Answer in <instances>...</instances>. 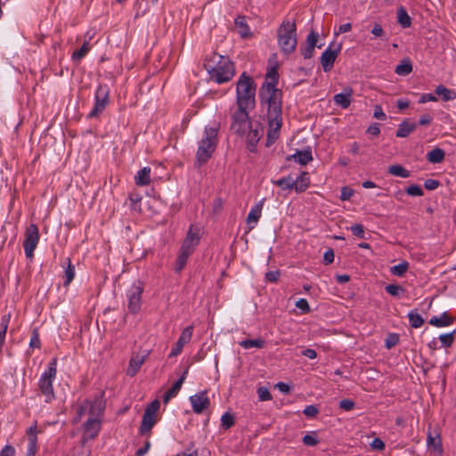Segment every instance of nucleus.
Returning <instances> with one entry per match:
<instances>
[{"mask_svg": "<svg viewBox=\"0 0 456 456\" xmlns=\"http://www.w3.org/2000/svg\"><path fill=\"white\" fill-rule=\"evenodd\" d=\"M67 266L65 267L64 271V282L63 285L65 287H68L71 281H73L75 277V266L71 264V261L69 258H67Z\"/></svg>", "mask_w": 456, "mask_h": 456, "instance_id": "38", "label": "nucleus"}, {"mask_svg": "<svg viewBox=\"0 0 456 456\" xmlns=\"http://www.w3.org/2000/svg\"><path fill=\"white\" fill-rule=\"evenodd\" d=\"M318 37H319V35L314 32V30L310 31V33L307 35V37H306V45H311V46H314V47H322V45H317V41H318Z\"/></svg>", "mask_w": 456, "mask_h": 456, "instance_id": "52", "label": "nucleus"}, {"mask_svg": "<svg viewBox=\"0 0 456 456\" xmlns=\"http://www.w3.org/2000/svg\"><path fill=\"white\" fill-rule=\"evenodd\" d=\"M219 125L207 126L204 129V134L199 142L196 152V162L198 167L207 163L216 151L217 145V135Z\"/></svg>", "mask_w": 456, "mask_h": 456, "instance_id": "3", "label": "nucleus"}, {"mask_svg": "<svg viewBox=\"0 0 456 456\" xmlns=\"http://www.w3.org/2000/svg\"><path fill=\"white\" fill-rule=\"evenodd\" d=\"M280 272L278 270L269 271L265 273V280L270 282H276L280 277Z\"/></svg>", "mask_w": 456, "mask_h": 456, "instance_id": "58", "label": "nucleus"}, {"mask_svg": "<svg viewBox=\"0 0 456 456\" xmlns=\"http://www.w3.org/2000/svg\"><path fill=\"white\" fill-rule=\"evenodd\" d=\"M412 71V65L409 60H403L396 66L395 72L400 76H407Z\"/></svg>", "mask_w": 456, "mask_h": 456, "instance_id": "40", "label": "nucleus"}, {"mask_svg": "<svg viewBox=\"0 0 456 456\" xmlns=\"http://www.w3.org/2000/svg\"><path fill=\"white\" fill-rule=\"evenodd\" d=\"M39 231L35 224H30L25 231L23 248L25 255L28 258L31 259L34 256V251L39 242Z\"/></svg>", "mask_w": 456, "mask_h": 456, "instance_id": "11", "label": "nucleus"}, {"mask_svg": "<svg viewBox=\"0 0 456 456\" xmlns=\"http://www.w3.org/2000/svg\"><path fill=\"white\" fill-rule=\"evenodd\" d=\"M192 332H193L192 325L187 326L186 328H184L178 340L173 346V348L168 355L169 357H175L182 353L184 345H186L187 343H189L191 341V337H192Z\"/></svg>", "mask_w": 456, "mask_h": 456, "instance_id": "14", "label": "nucleus"}, {"mask_svg": "<svg viewBox=\"0 0 456 456\" xmlns=\"http://www.w3.org/2000/svg\"><path fill=\"white\" fill-rule=\"evenodd\" d=\"M267 117H268V132L267 144H272L279 136L281 126V92L273 89L272 85L265 87Z\"/></svg>", "mask_w": 456, "mask_h": 456, "instance_id": "1", "label": "nucleus"}, {"mask_svg": "<svg viewBox=\"0 0 456 456\" xmlns=\"http://www.w3.org/2000/svg\"><path fill=\"white\" fill-rule=\"evenodd\" d=\"M287 159H294L300 165L305 166L313 160V155L311 150L297 151L295 154L289 156Z\"/></svg>", "mask_w": 456, "mask_h": 456, "instance_id": "26", "label": "nucleus"}, {"mask_svg": "<svg viewBox=\"0 0 456 456\" xmlns=\"http://www.w3.org/2000/svg\"><path fill=\"white\" fill-rule=\"evenodd\" d=\"M353 90L350 88L346 89L343 93H339L334 95V102L343 109H346L351 104Z\"/></svg>", "mask_w": 456, "mask_h": 456, "instance_id": "24", "label": "nucleus"}, {"mask_svg": "<svg viewBox=\"0 0 456 456\" xmlns=\"http://www.w3.org/2000/svg\"><path fill=\"white\" fill-rule=\"evenodd\" d=\"M302 442L306 446H315L319 444V440L315 436L314 433L304 436Z\"/></svg>", "mask_w": 456, "mask_h": 456, "instance_id": "47", "label": "nucleus"}, {"mask_svg": "<svg viewBox=\"0 0 456 456\" xmlns=\"http://www.w3.org/2000/svg\"><path fill=\"white\" fill-rule=\"evenodd\" d=\"M387 172L394 176L402 178H407L410 176V172L401 165L390 166Z\"/></svg>", "mask_w": 456, "mask_h": 456, "instance_id": "39", "label": "nucleus"}, {"mask_svg": "<svg viewBox=\"0 0 456 456\" xmlns=\"http://www.w3.org/2000/svg\"><path fill=\"white\" fill-rule=\"evenodd\" d=\"M159 407L160 403L158 400H154L146 407L139 428L140 435L149 436L151 434L152 428L158 421L157 412Z\"/></svg>", "mask_w": 456, "mask_h": 456, "instance_id": "9", "label": "nucleus"}, {"mask_svg": "<svg viewBox=\"0 0 456 456\" xmlns=\"http://www.w3.org/2000/svg\"><path fill=\"white\" fill-rule=\"evenodd\" d=\"M102 426V419L96 418H88L86 422L84 424V434H83V443H86L89 439H94L100 430Z\"/></svg>", "mask_w": 456, "mask_h": 456, "instance_id": "15", "label": "nucleus"}, {"mask_svg": "<svg viewBox=\"0 0 456 456\" xmlns=\"http://www.w3.org/2000/svg\"><path fill=\"white\" fill-rule=\"evenodd\" d=\"M201 238L200 229L197 226L191 225L185 239L183 240L180 248L193 253L200 244Z\"/></svg>", "mask_w": 456, "mask_h": 456, "instance_id": "13", "label": "nucleus"}, {"mask_svg": "<svg viewBox=\"0 0 456 456\" xmlns=\"http://www.w3.org/2000/svg\"><path fill=\"white\" fill-rule=\"evenodd\" d=\"M273 183L281 187L282 190H291L294 188L293 179L290 176L282 177L278 180H273Z\"/></svg>", "mask_w": 456, "mask_h": 456, "instance_id": "43", "label": "nucleus"}, {"mask_svg": "<svg viewBox=\"0 0 456 456\" xmlns=\"http://www.w3.org/2000/svg\"><path fill=\"white\" fill-rule=\"evenodd\" d=\"M406 192L410 196L420 197L424 194L422 188L419 185L412 184L406 189Z\"/></svg>", "mask_w": 456, "mask_h": 456, "instance_id": "51", "label": "nucleus"}, {"mask_svg": "<svg viewBox=\"0 0 456 456\" xmlns=\"http://www.w3.org/2000/svg\"><path fill=\"white\" fill-rule=\"evenodd\" d=\"M256 392L260 401L264 402L272 400V395L267 387H260L257 388Z\"/></svg>", "mask_w": 456, "mask_h": 456, "instance_id": "48", "label": "nucleus"}, {"mask_svg": "<svg viewBox=\"0 0 456 456\" xmlns=\"http://www.w3.org/2000/svg\"><path fill=\"white\" fill-rule=\"evenodd\" d=\"M440 183L435 179H427L424 183V187L427 190L433 191L436 190L439 186Z\"/></svg>", "mask_w": 456, "mask_h": 456, "instance_id": "60", "label": "nucleus"}, {"mask_svg": "<svg viewBox=\"0 0 456 456\" xmlns=\"http://www.w3.org/2000/svg\"><path fill=\"white\" fill-rule=\"evenodd\" d=\"M385 289L393 297H400L404 293V289L397 284H388L386 286Z\"/></svg>", "mask_w": 456, "mask_h": 456, "instance_id": "45", "label": "nucleus"}, {"mask_svg": "<svg viewBox=\"0 0 456 456\" xmlns=\"http://www.w3.org/2000/svg\"><path fill=\"white\" fill-rule=\"evenodd\" d=\"M416 128L417 125L415 123H410L407 119H405L398 126L395 135L400 138H405Z\"/></svg>", "mask_w": 456, "mask_h": 456, "instance_id": "30", "label": "nucleus"}, {"mask_svg": "<svg viewBox=\"0 0 456 456\" xmlns=\"http://www.w3.org/2000/svg\"><path fill=\"white\" fill-rule=\"evenodd\" d=\"M334 262V251L331 248H329L325 251L323 255V263L325 265H330Z\"/></svg>", "mask_w": 456, "mask_h": 456, "instance_id": "64", "label": "nucleus"}, {"mask_svg": "<svg viewBox=\"0 0 456 456\" xmlns=\"http://www.w3.org/2000/svg\"><path fill=\"white\" fill-rule=\"evenodd\" d=\"M256 86L253 78L243 72L236 83V105L239 108L254 109Z\"/></svg>", "mask_w": 456, "mask_h": 456, "instance_id": "4", "label": "nucleus"}, {"mask_svg": "<svg viewBox=\"0 0 456 456\" xmlns=\"http://www.w3.org/2000/svg\"><path fill=\"white\" fill-rule=\"evenodd\" d=\"M234 425V417L230 412H225L221 417V426L224 429H229Z\"/></svg>", "mask_w": 456, "mask_h": 456, "instance_id": "46", "label": "nucleus"}, {"mask_svg": "<svg viewBox=\"0 0 456 456\" xmlns=\"http://www.w3.org/2000/svg\"><path fill=\"white\" fill-rule=\"evenodd\" d=\"M192 410L195 413L200 414L209 407L210 402L206 391L200 392L190 397Z\"/></svg>", "mask_w": 456, "mask_h": 456, "instance_id": "16", "label": "nucleus"}, {"mask_svg": "<svg viewBox=\"0 0 456 456\" xmlns=\"http://www.w3.org/2000/svg\"><path fill=\"white\" fill-rule=\"evenodd\" d=\"M28 452L27 456H35L37 450V426H32L28 430Z\"/></svg>", "mask_w": 456, "mask_h": 456, "instance_id": "21", "label": "nucleus"}, {"mask_svg": "<svg viewBox=\"0 0 456 456\" xmlns=\"http://www.w3.org/2000/svg\"><path fill=\"white\" fill-rule=\"evenodd\" d=\"M250 108H239L232 115L231 131L238 135H244L252 124L248 110Z\"/></svg>", "mask_w": 456, "mask_h": 456, "instance_id": "8", "label": "nucleus"}, {"mask_svg": "<svg viewBox=\"0 0 456 456\" xmlns=\"http://www.w3.org/2000/svg\"><path fill=\"white\" fill-rule=\"evenodd\" d=\"M262 134L263 130L257 125L254 126L251 124L250 128H248L246 134L243 136L246 137L248 143L254 147L260 140Z\"/></svg>", "mask_w": 456, "mask_h": 456, "instance_id": "22", "label": "nucleus"}, {"mask_svg": "<svg viewBox=\"0 0 456 456\" xmlns=\"http://www.w3.org/2000/svg\"><path fill=\"white\" fill-rule=\"evenodd\" d=\"M314 46L306 45L305 47L301 48V54L305 59H310L314 55Z\"/></svg>", "mask_w": 456, "mask_h": 456, "instance_id": "56", "label": "nucleus"}, {"mask_svg": "<svg viewBox=\"0 0 456 456\" xmlns=\"http://www.w3.org/2000/svg\"><path fill=\"white\" fill-rule=\"evenodd\" d=\"M370 447L375 451H382L385 448V443L380 438H375L372 440Z\"/></svg>", "mask_w": 456, "mask_h": 456, "instance_id": "61", "label": "nucleus"}, {"mask_svg": "<svg viewBox=\"0 0 456 456\" xmlns=\"http://www.w3.org/2000/svg\"><path fill=\"white\" fill-rule=\"evenodd\" d=\"M296 306L300 309L303 313H309L310 306L306 299L300 298L296 302Z\"/></svg>", "mask_w": 456, "mask_h": 456, "instance_id": "54", "label": "nucleus"}, {"mask_svg": "<svg viewBox=\"0 0 456 456\" xmlns=\"http://www.w3.org/2000/svg\"><path fill=\"white\" fill-rule=\"evenodd\" d=\"M353 195H354V190H352L349 187L345 186L341 189L340 200L343 201L349 200Z\"/></svg>", "mask_w": 456, "mask_h": 456, "instance_id": "55", "label": "nucleus"}, {"mask_svg": "<svg viewBox=\"0 0 456 456\" xmlns=\"http://www.w3.org/2000/svg\"><path fill=\"white\" fill-rule=\"evenodd\" d=\"M435 93L436 94L440 96L442 100L444 102L453 101L456 99V92L452 89L446 88L442 85L436 86Z\"/></svg>", "mask_w": 456, "mask_h": 456, "instance_id": "33", "label": "nucleus"}, {"mask_svg": "<svg viewBox=\"0 0 456 456\" xmlns=\"http://www.w3.org/2000/svg\"><path fill=\"white\" fill-rule=\"evenodd\" d=\"M397 20L398 23L404 28H409L411 25V19L403 7H401L397 10Z\"/></svg>", "mask_w": 456, "mask_h": 456, "instance_id": "37", "label": "nucleus"}, {"mask_svg": "<svg viewBox=\"0 0 456 456\" xmlns=\"http://www.w3.org/2000/svg\"><path fill=\"white\" fill-rule=\"evenodd\" d=\"M453 322V318L447 313H443L440 316H433L429 320V324L435 327H447Z\"/></svg>", "mask_w": 456, "mask_h": 456, "instance_id": "28", "label": "nucleus"}, {"mask_svg": "<svg viewBox=\"0 0 456 456\" xmlns=\"http://www.w3.org/2000/svg\"><path fill=\"white\" fill-rule=\"evenodd\" d=\"M234 27L241 37L247 38L252 36L250 28L248 25L244 16H239L235 19Z\"/></svg>", "mask_w": 456, "mask_h": 456, "instance_id": "23", "label": "nucleus"}, {"mask_svg": "<svg viewBox=\"0 0 456 456\" xmlns=\"http://www.w3.org/2000/svg\"><path fill=\"white\" fill-rule=\"evenodd\" d=\"M351 231H352L353 234L358 238L364 237V229L362 224H355V225L352 226Z\"/></svg>", "mask_w": 456, "mask_h": 456, "instance_id": "63", "label": "nucleus"}, {"mask_svg": "<svg viewBox=\"0 0 456 456\" xmlns=\"http://www.w3.org/2000/svg\"><path fill=\"white\" fill-rule=\"evenodd\" d=\"M408 268H409V263L406 261H403L396 265L392 266L390 268V273L393 275L401 277L407 272Z\"/></svg>", "mask_w": 456, "mask_h": 456, "instance_id": "44", "label": "nucleus"}, {"mask_svg": "<svg viewBox=\"0 0 456 456\" xmlns=\"http://www.w3.org/2000/svg\"><path fill=\"white\" fill-rule=\"evenodd\" d=\"M319 412L318 408L315 405H307L303 413L308 417V418H314L315 417Z\"/></svg>", "mask_w": 456, "mask_h": 456, "instance_id": "53", "label": "nucleus"}, {"mask_svg": "<svg viewBox=\"0 0 456 456\" xmlns=\"http://www.w3.org/2000/svg\"><path fill=\"white\" fill-rule=\"evenodd\" d=\"M277 42L281 52L285 55H289L296 51L297 25L296 22L289 20H284L277 29Z\"/></svg>", "mask_w": 456, "mask_h": 456, "instance_id": "5", "label": "nucleus"}, {"mask_svg": "<svg viewBox=\"0 0 456 456\" xmlns=\"http://www.w3.org/2000/svg\"><path fill=\"white\" fill-rule=\"evenodd\" d=\"M204 67L209 74L211 80L217 84L230 81L235 75L233 62L226 56L214 53L207 59Z\"/></svg>", "mask_w": 456, "mask_h": 456, "instance_id": "2", "label": "nucleus"}, {"mask_svg": "<svg viewBox=\"0 0 456 456\" xmlns=\"http://www.w3.org/2000/svg\"><path fill=\"white\" fill-rule=\"evenodd\" d=\"M293 183L294 189L297 192L305 191L310 184L308 173L302 172L296 180H293Z\"/></svg>", "mask_w": 456, "mask_h": 456, "instance_id": "29", "label": "nucleus"}, {"mask_svg": "<svg viewBox=\"0 0 456 456\" xmlns=\"http://www.w3.org/2000/svg\"><path fill=\"white\" fill-rule=\"evenodd\" d=\"M445 157L444 150L440 148H435L428 152L427 159L428 162L433 164L441 163Z\"/></svg>", "mask_w": 456, "mask_h": 456, "instance_id": "34", "label": "nucleus"}, {"mask_svg": "<svg viewBox=\"0 0 456 456\" xmlns=\"http://www.w3.org/2000/svg\"><path fill=\"white\" fill-rule=\"evenodd\" d=\"M427 445L429 450H432L433 452L438 453L439 455L443 454L444 450L439 433H436V435L433 436L431 432H428L427 437Z\"/></svg>", "mask_w": 456, "mask_h": 456, "instance_id": "19", "label": "nucleus"}, {"mask_svg": "<svg viewBox=\"0 0 456 456\" xmlns=\"http://www.w3.org/2000/svg\"><path fill=\"white\" fill-rule=\"evenodd\" d=\"M41 342L39 338V333L37 329H34L31 334L30 341H29V347L31 348H40Z\"/></svg>", "mask_w": 456, "mask_h": 456, "instance_id": "50", "label": "nucleus"}, {"mask_svg": "<svg viewBox=\"0 0 456 456\" xmlns=\"http://www.w3.org/2000/svg\"><path fill=\"white\" fill-rule=\"evenodd\" d=\"M454 332L445 333L439 336V340L444 347H450L453 342Z\"/></svg>", "mask_w": 456, "mask_h": 456, "instance_id": "49", "label": "nucleus"}, {"mask_svg": "<svg viewBox=\"0 0 456 456\" xmlns=\"http://www.w3.org/2000/svg\"><path fill=\"white\" fill-rule=\"evenodd\" d=\"M16 452L13 446L6 444L1 451L0 456H15Z\"/></svg>", "mask_w": 456, "mask_h": 456, "instance_id": "57", "label": "nucleus"}, {"mask_svg": "<svg viewBox=\"0 0 456 456\" xmlns=\"http://www.w3.org/2000/svg\"><path fill=\"white\" fill-rule=\"evenodd\" d=\"M142 292L143 284L141 281H135L126 291L127 307L130 313L134 314L140 311Z\"/></svg>", "mask_w": 456, "mask_h": 456, "instance_id": "12", "label": "nucleus"}, {"mask_svg": "<svg viewBox=\"0 0 456 456\" xmlns=\"http://www.w3.org/2000/svg\"><path fill=\"white\" fill-rule=\"evenodd\" d=\"M105 409V402L102 400V395L94 397L92 400H85L77 408L78 419L83 415L88 414L89 418H96L102 419Z\"/></svg>", "mask_w": 456, "mask_h": 456, "instance_id": "7", "label": "nucleus"}, {"mask_svg": "<svg viewBox=\"0 0 456 456\" xmlns=\"http://www.w3.org/2000/svg\"><path fill=\"white\" fill-rule=\"evenodd\" d=\"M187 250L179 249L178 256L175 264V271L180 273L186 265L188 258L192 255Z\"/></svg>", "mask_w": 456, "mask_h": 456, "instance_id": "31", "label": "nucleus"}, {"mask_svg": "<svg viewBox=\"0 0 456 456\" xmlns=\"http://www.w3.org/2000/svg\"><path fill=\"white\" fill-rule=\"evenodd\" d=\"M408 319L410 322V325L415 329L421 327L424 323V319L422 318V316L414 311H411L408 314Z\"/></svg>", "mask_w": 456, "mask_h": 456, "instance_id": "41", "label": "nucleus"}, {"mask_svg": "<svg viewBox=\"0 0 456 456\" xmlns=\"http://www.w3.org/2000/svg\"><path fill=\"white\" fill-rule=\"evenodd\" d=\"M339 407L345 411H351L354 407V403L352 400L344 399L339 402Z\"/></svg>", "mask_w": 456, "mask_h": 456, "instance_id": "62", "label": "nucleus"}, {"mask_svg": "<svg viewBox=\"0 0 456 456\" xmlns=\"http://www.w3.org/2000/svg\"><path fill=\"white\" fill-rule=\"evenodd\" d=\"M145 362L144 356H134L129 361V365L126 370V374L130 377H134L138 370L141 369L142 365Z\"/></svg>", "mask_w": 456, "mask_h": 456, "instance_id": "27", "label": "nucleus"}, {"mask_svg": "<svg viewBox=\"0 0 456 456\" xmlns=\"http://www.w3.org/2000/svg\"><path fill=\"white\" fill-rule=\"evenodd\" d=\"M266 80H270V81H267L265 82L262 88H261V91H260V97H261V101L264 102V103H266V97H267V94H265V87L267 85H272L273 86V89H277L276 88V84L278 83V73L277 71L275 70V69H272L271 70L268 71L267 75H266Z\"/></svg>", "mask_w": 456, "mask_h": 456, "instance_id": "20", "label": "nucleus"}, {"mask_svg": "<svg viewBox=\"0 0 456 456\" xmlns=\"http://www.w3.org/2000/svg\"><path fill=\"white\" fill-rule=\"evenodd\" d=\"M11 320V314H4L0 321V353L5 341L7 328Z\"/></svg>", "mask_w": 456, "mask_h": 456, "instance_id": "32", "label": "nucleus"}, {"mask_svg": "<svg viewBox=\"0 0 456 456\" xmlns=\"http://www.w3.org/2000/svg\"><path fill=\"white\" fill-rule=\"evenodd\" d=\"M57 374V360L53 358L48 363L47 369L41 374L37 387L40 395L45 397V402L49 403L55 399L53 383Z\"/></svg>", "mask_w": 456, "mask_h": 456, "instance_id": "6", "label": "nucleus"}, {"mask_svg": "<svg viewBox=\"0 0 456 456\" xmlns=\"http://www.w3.org/2000/svg\"><path fill=\"white\" fill-rule=\"evenodd\" d=\"M90 50V46H89V44L85 42L83 44V45L77 51H75L73 53H72V60L74 61H80L81 59H83L86 53L89 52Z\"/></svg>", "mask_w": 456, "mask_h": 456, "instance_id": "42", "label": "nucleus"}, {"mask_svg": "<svg viewBox=\"0 0 456 456\" xmlns=\"http://www.w3.org/2000/svg\"><path fill=\"white\" fill-rule=\"evenodd\" d=\"M263 205L264 200H260L251 208L246 220L249 230H252L259 221L262 216Z\"/></svg>", "mask_w": 456, "mask_h": 456, "instance_id": "18", "label": "nucleus"}, {"mask_svg": "<svg viewBox=\"0 0 456 456\" xmlns=\"http://www.w3.org/2000/svg\"><path fill=\"white\" fill-rule=\"evenodd\" d=\"M110 90L106 85H99L94 93V105L88 113V118H98L109 104Z\"/></svg>", "mask_w": 456, "mask_h": 456, "instance_id": "10", "label": "nucleus"}, {"mask_svg": "<svg viewBox=\"0 0 456 456\" xmlns=\"http://www.w3.org/2000/svg\"><path fill=\"white\" fill-rule=\"evenodd\" d=\"M373 117L377 119L385 120L387 118V115L383 111L380 105H375Z\"/></svg>", "mask_w": 456, "mask_h": 456, "instance_id": "59", "label": "nucleus"}, {"mask_svg": "<svg viewBox=\"0 0 456 456\" xmlns=\"http://www.w3.org/2000/svg\"><path fill=\"white\" fill-rule=\"evenodd\" d=\"M239 345L244 349H249L252 347L263 348L265 346V341L257 338L256 339H245L239 342Z\"/></svg>", "mask_w": 456, "mask_h": 456, "instance_id": "36", "label": "nucleus"}, {"mask_svg": "<svg viewBox=\"0 0 456 456\" xmlns=\"http://www.w3.org/2000/svg\"><path fill=\"white\" fill-rule=\"evenodd\" d=\"M182 386H183V379L176 380L173 384V386L164 394L163 403H167L171 398L175 397L180 391Z\"/></svg>", "mask_w": 456, "mask_h": 456, "instance_id": "35", "label": "nucleus"}, {"mask_svg": "<svg viewBox=\"0 0 456 456\" xmlns=\"http://www.w3.org/2000/svg\"><path fill=\"white\" fill-rule=\"evenodd\" d=\"M151 167H144L134 175L135 184L138 186H147L151 183Z\"/></svg>", "mask_w": 456, "mask_h": 456, "instance_id": "25", "label": "nucleus"}, {"mask_svg": "<svg viewBox=\"0 0 456 456\" xmlns=\"http://www.w3.org/2000/svg\"><path fill=\"white\" fill-rule=\"evenodd\" d=\"M341 46L338 45L335 49H331L330 45L322 54L321 56V64L325 72L330 71L334 65V62L340 52Z\"/></svg>", "mask_w": 456, "mask_h": 456, "instance_id": "17", "label": "nucleus"}]
</instances>
